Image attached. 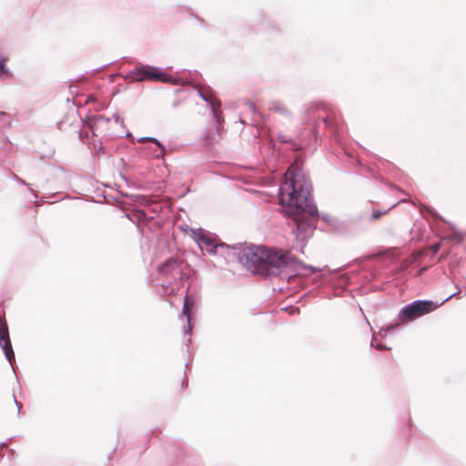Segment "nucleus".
Masks as SVG:
<instances>
[{"instance_id": "1", "label": "nucleus", "mask_w": 466, "mask_h": 466, "mask_svg": "<svg viewBox=\"0 0 466 466\" xmlns=\"http://www.w3.org/2000/svg\"><path fill=\"white\" fill-rule=\"evenodd\" d=\"M292 168L289 167L284 180L279 187L278 198L289 217L292 234L297 239L305 240L317 228L319 218L333 228L338 218L319 214L311 196L310 181L300 168L291 170Z\"/></svg>"}, {"instance_id": "2", "label": "nucleus", "mask_w": 466, "mask_h": 466, "mask_svg": "<svg viewBox=\"0 0 466 466\" xmlns=\"http://www.w3.org/2000/svg\"><path fill=\"white\" fill-rule=\"evenodd\" d=\"M239 259L253 275L264 279L279 277L289 279L295 275L309 277L320 272V268L304 263L282 248L254 247L243 251Z\"/></svg>"}, {"instance_id": "3", "label": "nucleus", "mask_w": 466, "mask_h": 466, "mask_svg": "<svg viewBox=\"0 0 466 466\" xmlns=\"http://www.w3.org/2000/svg\"><path fill=\"white\" fill-rule=\"evenodd\" d=\"M304 122L306 127L299 134L302 146L296 143L291 137L282 133L278 134L279 142L282 144H291L296 151L300 147L315 148L318 146L319 133L321 126L329 130L332 136L339 135L341 128L336 119L329 117L325 107L316 102L307 105L304 111Z\"/></svg>"}, {"instance_id": "4", "label": "nucleus", "mask_w": 466, "mask_h": 466, "mask_svg": "<svg viewBox=\"0 0 466 466\" xmlns=\"http://www.w3.org/2000/svg\"><path fill=\"white\" fill-rule=\"evenodd\" d=\"M442 305L443 302H437L431 299H415L404 305L400 309L397 318L393 321L382 327L380 332L387 334L400 329L401 327L433 312Z\"/></svg>"}, {"instance_id": "5", "label": "nucleus", "mask_w": 466, "mask_h": 466, "mask_svg": "<svg viewBox=\"0 0 466 466\" xmlns=\"http://www.w3.org/2000/svg\"><path fill=\"white\" fill-rule=\"evenodd\" d=\"M192 238L198 245L200 249H203V246L207 252L210 255H216L218 248H226L228 250L232 249L233 255L237 258L238 261L241 264L239 258L243 251L246 249L257 247L256 245H250L248 247H242L240 243L228 245L218 239V237L215 234H211L202 228L191 229Z\"/></svg>"}, {"instance_id": "6", "label": "nucleus", "mask_w": 466, "mask_h": 466, "mask_svg": "<svg viewBox=\"0 0 466 466\" xmlns=\"http://www.w3.org/2000/svg\"><path fill=\"white\" fill-rule=\"evenodd\" d=\"M130 82L157 81L162 83H175L176 78L167 74L164 69L144 64H137L124 76Z\"/></svg>"}, {"instance_id": "7", "label": "nucleus", "mask_w": 466, "mask_h": 466, "mask_svg": "<svg viewBox=\"0 0 466 466\" xmlns=\"http://www.w3.org/2000/svg\"><path fill=\"white\" fill-rule=\"evenodd\" d=\"M0 347L5 354V359L14 370L15 351L13 350L8 327L5 321L0 319Z\"/></svg>"}, {"instance_id": "8", "label": "nucleus", "mask_w": 466, "mask_h": 466, "mask_svg": "<svg viewBox=\"0 0 466 466\" xmlns=\"http://www.w3.org/2000/svg\"><path fill=\"white\" fill-rule=\"evenodd\" d=\"M195 304L196 299L194 296L187 293L184 298V304L182 307V313L187 318V326L184 328V333L186 335H191L192 334V324H191V315L194 313L195 310Z\"/></svg>"}, {"instance_id": "9", "label": "nucleus", "mask_w": 466, "mask_h": 466, "mask_svg": "<svg viewBox=\"0 0 466 466\" xmlns=\"http://www.w3.org/2000/svg\"><path fill=\"white\" fill-rule=\"evenodd\" d=\"M369 213L370 208H365L363 210L358 211L350 218L353 226L357 228V233L364 231L368 228L370 223Z\"/></svg>"}, {"instance_id": "10", "label": "nucleus", "mask_w": 466, "mask_h": 466, "mask_svg": "<svg viewBox=\"0 0 466 466\" xmlns=\"http://www.w3.org/2000/svg\"><path fill=\"white\" fill-rule=\"evenodd\" d=\"M356 227L353 226L352 221L349 218L348 219L341 220L339 218L337 219L336 224L333 228L335 232L339 235L344 236V237H351L358 234L356 232Z\"/></svg>"}, {"instance_id": "11", "label": "nucleus", "mask_w": 466, "mask_h": 466, "mask_svg": "<svg viewBox=\"0 0 466 466\" xmlns=\"http://www.w3.org/2000/svg\"><path fill=\"white\" fill-rule=\"evenodd\" d=\"M157 269L161 274H182L177 260L173 258H170L159 264Z\"/></svg>"}, {"instance_id": "12", "label": "nucleus", "mask_w": 466, "mask_h": 466, "mask_svg": "<svg viewBox=\"0 0 466 466\" xmlns=\"http://www.w3.org/2000/svg\"><path fill=\"white\" fill-rule=\"evenodd\" d=\"M268 109L271 112L278 113L287 118H292L291 111L279 100L270 101L268 104Z\"/></svg>"}, {"instance_id": "13", "label": "nucleus", "mask_w": 466, "mask_h": 466, "mask_svg": "<svg viewBox=\"0 0 466 466\" xmlns=\"http://www.w3.org/2000/svg\"><path fill=\"white\" fill-rule=\"evenodd\" d=\"M450 228L452 230V233L449 236H446L443 239L445 240H451V241H454L456 242L457 244H461L463 239H464V235L463 233L458 231L454 226V224L451 223V222H447Z\"/></svg>"}, {"instance_id": "14", "label": "nucleus", "mask_w": 466, "mask_h": 466, "mask_svg": "<svg viewBox=\"0 0 466 466\" xmlns=\"http://www.w3.org/2000/svg\"><path fill=\"white\" fill-rule=\"evenodd\" d=\"M351 283L350 277L347 273L339 274L334 279V287L337 289H344Z\"/></svg>"}, {"instance_id": "15", "label": "nucleus", "mask_w": 466, "mask_h": 466, "mask_svg": "<svg viewBox=\"0 0 466 466\" xmlns=\"http://www.w3.org/2000/svg\"><path fill=\"white\" fill-rule=\"evenodd\" d=\"M150 142L155 144V146L157 147V151H155L153 153V156L156 158H163L165 154L167 153L165 145L160 140H158L157 138L153 137H152V138H150Z\"/></svg>"}, {"instance_id": "16", "label": "nucleus", "mask_w": 466, "mask_h": 466, "mask_svg": "<svg viewBox=\"0 0 466 466\" xmlns=\"http://www.w3.org/2000/svg\"><path fill=\"white\" fill-rule=\"evenodd\" d=\"M197 93H198V96L204 101L208 104H210L212 100V89L208 86L205 90L199 88V87H196L195 88Z\"/></svg>"}, {"instance_id": "17", "label": "nucleus", "mask_w": 466, "mask_h": 466, "mask_svg": "<svg viewBox=\"0 0 466 466\" xmlns=\"http://www.w3.org/2000/svg\"><path fill=\"white\" fill-rule=\"evenodd\" d=\"M12 76V72L6 66V57L0 56V78L6 79Z\"/></svg>"}, {"instance_id": "18", "label": "nucleus", "mask_w": 466, "mask_h": 466, "mask_svg": "<svg viewBox=\"0 0 466 466\" xmlns=\"http://www.w3.org/2000/svg\"><path fill=\"white\" fill-rule=\"evenodd\" d=\"M208 106L210 114L213 116V118L215 119V121L218 124H220V121L222 119L220 106H217L213 101H211L210 104H208Z\"/></svg>"}, {"instance_id": "19", "label": "nucleus", "mask_w": 466, "mask_h": 466, "mask_svg": "<svg viewBox=\"0 0 466 466\" xmlns=\"http://www.w3.org/2000/svg\"><path fill=\"white\" fill-rule=\"evenodd\" d=\"M127 217L130 220L135 222H137V224L144 223L147 221V215L145 210L143 209H137L136 213L131 217L129 214H127Z\"/></svg>"}, {"instance_id": "20", "label": "nucleus", "mask_w": 466, "mask_h": 466, "mask_svg": "<svg viewBox=\"0 0 466 466\" xmlns=\"http://www.w3.org/2000/svg\"><path fill=\"white\" fill-rule=\"evenodd\" d=\"M110 117H107L104 115L94 116L91 117V122L89 123V128L94 130L95 126H96L99 122L103 121L105 123H108L110 121Z\"/></svg>"}, {"instance_id": "21", "label": "nucleus", "mask_w": 466, "mask_h": 466, "mask_svg": "<svg viewBox=\"0 0 466 466\" xmlns=\"http://www.w3.org/2000/svg\"><path fill=\"white\" fill-rule=\"evenodd\" d=\"M390 208H388L386 210H374V209H370V213H369V219H370V222H373L375 220H378L381 218V216L387 214L389 212Z\"/></svg>"}, {"instance_id": "22", "label": "nucleus", "mask_w": 466, "mask_h": 466, "mask_svg": "<svg viewBox=\"0 0 466 466\" xmlns=\"http://www.w3.org/2000/svg\"><path fill=\"white\" fill-rule=\"evenodd\" d=\"M0 122L3 123V125L5 127H10L11 126L10 116L4 111H0Z\"/></svg>"}, {"instance_id": "23", "label": "nucleus", "mask_w": 466, "mask_h": 466, "mask_svg": "<svg viewBox=\"0 0 466 466\" xmlns=\"http://www.w3.org/2000/svg\"><path fill=\"white\" fill-rule=\"evenodd\" d=\"M455 287L457 289V291H455L454 293L451 294L449 297H447L445 299H443L441 302H443V304L445 302H447L448 300H450L451 298H456V299H461L462 296H461V289L460 288L459 284H455Z\"/></svg>"}, {"instance_id": "24", "label": "nucleus", "mask_w": 466, "mask_h": 466, "mask_svg": "<svg viewBox=\"0 0 466 466\" xmlns=\"http://www.w3.org/2000/svg\"><path fill=\"white\" fill-rule=\"evenodd\" d=\"M283 311H288L290 315L299 313V308L294 306H287L281 309Z\"/></svg>"}, {"instance_id": "25", "label": "nucleus", "mask_w": 466, "mask_h": 466, "mask_svg": "<svg viewBox=\"0 0 466 466\" xmlns=\"http://www.w3.org/2000/svg\"><path fill=\"white\" fill-rule=\"evenodd\" d=\"M429 212L434 219L446 222L444 218L436 210L429 209Z\"/></svg>"}, {"instance_id": "26", "label": "nucleus", "mask_w": 466, "mask_h": 466, "mask_svg": "<svg viewBox=\"0 0 466 466\" xmlns=\"http://www.w3.org/2000/svg\"><path fill=\"white\" fill-rule=\"evenodd\" d=\"M12 178H13V180L16 181L17 183H19L21 185H25L27 187L29 186V184L25 180L22 179L15 173H12Z\"/></svg>"}, {"instance_id": "27", "label": "nucleus", "mask_w": 466, "mask_h": 466, "mask_svg": "<svg viewBox=\"0 0 466 466\" xmlns=\"http://www.w3.org/2000/svg\"><path fill=\"white\" fill-rule=\"evenodd\" d=\"M370 346H371V347H374L375 349H377V350H390V348L386 347V346L382 345L381 343L374 344V343H373V340H371V342H370Z\"/></svg>"}, {"instance_id": "28", "label": "nucleus", "mask_w": 466, "mask_h": 466, "mask_svg": "<svg viewBox=\"0 0 466 466\" xmlns=\"http://www.w3.org/2000/svg\"><path fill=\"white\" fill-rule=\"evenodd\" d=\"M13 397H14L15 404V406L17 408V414L19 415L20 411H21V409H22V403L16 400L15 395H13Z\"/></svg>"}, {"instance_id": "29", "label": "nucleus", "mask_w": 466, "mask_h": 466, "mask_svg": "<svg viewBox=\"0 0 466 466\" xmlns=\"http://www.w3.org/2000/svg\"><path fill=\"white\" fill-rule=\"evenodd\" d=\"M193 16H194V18H195L196 20H198V21L199 22L200 25H202V26H204V25H205L206 22H205V20H204L203 18L199 17V16H198V15H194Z\"/></svg>"}, {"instance_id": "30", "label": "nucleus", "mask_w": 466, "mask_h": 466, "mask_svg": "<svg viewBox=\"0 0 466 466\" xmlns=\"http://www.w3.org/2000/svg\"><path fill=\"white\" fill-rule=\"evenodd\" d=\"M79 138L80 139H83L84 137H88V132L86 131L84 132L82 129L79 130Z\"/></svg>"}, {"instance_id": "31", "label": "nucleus", "mask_w": 466, "mask_h": 466, "mask_svg": "<svg viewBox=\"0 0 466 466\" xmlns=\"http://www.w3.org/2000/svg\"><path fill=\"white\" fill-rule=\"evenodd\" d=\"M150 138H152V137H139L137 139V141L140 143H144L146 141H150Z\"/></svg>"}, {"instance_id": "32", "label": "nucleus", "mask_w": 466, "mask_h": 466, "mask_svg": "<svg viewBox=\"0 0 466 466\" xmlns=\"http://www.w3.org/2000/svg\"><path fill=\"white\" fill-rule=\"evenodd\" d=\"M440 248H441V245H440V244H435V245H433V247H432V252H433L434 254L438 253V252H439V250H440Z\"/></svg>"}, {"instance_id": "33", "label": "nucleus", "mask_w": 466, "mask_h": 466, "mask_svg": "<svg viewBox=\"0 0 466 466\" xmlns=\"http://www.w3.org/2000/svg\"><path fill=\"white\" fill-rule=\"evenodd\" d=\"M29 192L30 194L33 196V198H35V201H36V199L38 198V196H37V193L36 191H35L34 189H29Z\"/></svg>"}, {"instance_id": "34", "label": "nucleus", "mask_w": 466, "mask_h": 466, "mask_svg": "<svg viewBox=\"0 0 466 466\" xmlns=\"http://www.w3.org/2000/svg\"><path fill=\"white\" fill-rule=\"evenodd\" d=\"M179 105H180L179 100H176V101H174V102L172 103V106H173L174 108L177 107Z\"/></svg>"}, {"instance_id": "35", "label": "nucleus", "mask_w": 466, "mask_h": 466, "mask_svg": "<svg viewBox=\"0 0 466 466\" xmlns=\"http://www.w3.org/2000/svg\"><path fill=\"white\" fill-rule=\"evenodd\" d=\"M113 118L115 119V121L116 123H118L120 121V117H119V116L117 114H114L113 115Z\"/></svg>"}, {"instance_id": "36", "label": "nucleus", "mask_w": 466, "mask_h": 466, "mask_svg": "<svg viewBox=\"0 0 466 466\" xmlns=\"http://www.w3.org/2000/svg\"><path fill=\"white\" fill-rule=\"evenodd\" d=\"M126 137H128V138H130V139H132V141L134 142V137H133V135H132V133H131V132H129V131H128V132L127 133Z\"/></svg>"}, {"instance_id": "37", "label": "nucleus", "mask_w": 466, "mask_h": 466, "mask_svg": "<svg viewBox=\"0 0 466 466\" xmlns=\"http://www.w3.org/2000/svg\"><path fill=\"white\" fill-rule=\"evenodd\" d=\"M250 108L255 112V106H254V104L250 103Z\"/></svg>"}, {"instance_id": "38", "label": "nucleus", "mask_w": 466, "mask_h": 466, "mask_svg": "<svg viewBox=\"0 0 466 466\" xmlns=\"http://www.w3.org/2000/svg\"><path fill=\"white\" fill-rule=\"evenodd\" d=\"M6 139H7V138L2 139V140H1V144L5 145V142H6Z\"/></svg>"}, {"instance_id": "39", "label": "nucleus", "mask_w": 466, "mask_h": 466, "mask_svg": "<svg viewBox=\"0 0 466 466\" xmlns=\"http://www.w3.org/2000/svg\"><path fill=\"white\" fill-rule=\"evenodd\" d=\"M5 446H6V442H1L0 443V447H5Z\"/></svg>"}, {"instance_id": "40", "label": "nucleus", "mask_w": 466, "mask_h": 466, "mask_svg": "<svg viewBox=\"0 0 466 466\" xmlns=\"http://www.w3.org/2000/svg\"><path fill=\"white\" fill-rule=\"evenodd\" d=\"M189 343H190V339H188L187 341V347H188Z\"/></svg>"}]
</instances>
